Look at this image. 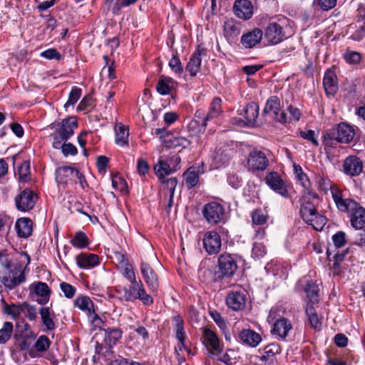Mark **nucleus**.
Listing matches in <instances>:
<instances>
[{"instance_id":"obj_1","label":"nucleus","mask_w":365,"mask_h":365,"mask_svg":"<svg viewBox=\"0 0 365 365\" xmlns=\"http://www.w3.org/2000/svg\"><path fill=\"white\" fill-rule=\"evenodd\" d=\"M319 195L314 191L304 192L300 204L299 215L303 221L316 230H322L327 223V218L321 215L313 200H318Z\"/></svg>"},{"instance_id":"obj_2","label":"nucleus","mask_w":365,"mask_h":365,"mask_svg":"<svg viewBox=\"0 0 365 365\" xmlns=\"http://www.w3.org/2000/svg\"><path fill=\"white\" fill-rule=\"evenodd\" d=\"M238 257L237 255L222 253L218 257L217 270L213 274L215 282L230 279L234 276L238 269Z\"/></svg>"},{"instance_id":"obj_3","label":"nucleus","mask_w":365,"mask_h":365,"mask_svg":"<svg viewBox=\"0 0 365 365\" xmlns=\"http://www.w3.org/2000/svg\"><path fill=\"white\" fill-rule=\"evenodd\" d=\"M269 165L267 154L258 149L251 150L247 157L246 167L249 172L256 173L264 171Z\"/></svg>"},{"instance_id":"obj_4","label":"nucleus","mask_w":365,"mask_h":365,"mask_svg":"<svg viewBox=\"0 0 365 365\" xmlns=\"http://www.w3.org/2000/svg\"><path fill=\"white\" fill-rule=\"evenodd\" d=\"M332 199L339 211L349 215L353 212L359 204L356 200L346 197L344 190L339 187L332 189Z\"/></svg>"},{"instance_id":"obj_5","label":"nucleus","mask_w":365,"mask_h":365,"mask_svg":"<svg viewBox=\"0 0 365 365\" xmlns=\"http://www.w3.org/2000/svg\"><path fill=\"white\" fill-rule=\"evenodd\" d=\"M225 208L219 202H211L204 205L202 215L207 222L211 225H217L222 222L225 217Z\"/></svg>"},{"instance_id":"obj_6","label":"nucleus","mask_w":365,"mask_h":365,"mask_svg":"<svg viewBox=\"0 0 365 365\" xmlns=\"http://www.w3.org/2000/svg\"><path fill=\"white\" fill-rule=\"evenodd\" d=\"M37 200L36 193L29 188H26L16 196L15 204L19 210L29 212L34 207Z\"/></svg>"},{"instance_id":"obj_7","label":"nucleus","mask_w":365,"mask_h":365,"mask_svg":"<svg viewBox=\"0 0 365 365\" xmlns=\"http://www.w3.org/2000/svg\"><path fill=\"white\" fill-rule=\"evenodd\" d=\"M266 184L275 192L285 198L289 197V185L277 172H270L264 178Z\"/></svg>"},{"instance_id":"obj_8","label":"nucleus","mask_w":365,"mask_h":365,"mask_svg":"<svg viewBox=\"0 0 365 365\" xmlns=\"http://www.w3.org/2000/svg\"><path fill=\"white\" fill-rule=\"evenodd\" d=\"M264 37L271 44L276 45L286 38L283 26L276 21H270L264 29Z\"/></svg>"},{"instance_id":"obj_9","label":"nucleus","mask_w":365,"mask_h":365,"mask_svg":"<svg viewBox=\"0 0 365 365\" xmlns=\"http://www.w3.org/2000/svg\"><path fill=\"white\" fill-rule=\"evenodd\" d=\"M26 280L24 270L22 265L15 266L9 272V276H4L1 279V282L6 288L12 289Z\"/></svg>"},{"instance_id":"obj_10","label":"nucleus","mask_w":365,"mask_h":365,"mask_svg":"<svg viewBox=\"0 0 365 365\" xmlns=\"http://www.w3.org/2000/svg\"><path fill=\"white\" fill-rule=\"evenodd\" d=\"M363 168L364 163L362 160L356 155H349L344 160L343 171L348 176H359L363 172Z\"/></svg>"},{"instance_id":"obj_11","label":"nucleus","mask_w":365,"mask_h":365,"mask_svg":"<svg viewBox=\"0 0 365 365\" xmlns=\"http://www.w3.org/2000/svg\"><path fill=\"white\" fill-rule=\"evenodd\" d=\"M202 242L203 247L209 255H216L220 252L222 242L220 236L216 231L206 232Z\"/></svg>"},{"instance_id":"obj_12","label":"nucleus","mask_w":365,"mask_h":365,"mask_svg":"<svg viewBox=\"0 0 365 365\" xmlns=\"http://www.w3.org/2000/svg\"><path fill=\"white\" fill-rule=\"evenodd\" d=\"M202 342L207 349L212 354H219L221 352V343L213 330L205 328L202 332Z\"/></svg>"},{"instance_id":"obj_13","label":"nucleus","mask_w":365,"mask_h":365,"mask_svg":"<svg viewBox=\"0 0 365 365\" xmlns=\"http://www.w3.org/2000/svg\"><path fill=\"white\" fill-rule=\"evenodd\" d=\"M331 130L336 135L340 143H349L355 136V129L346 123H339Z\"/></svg>"},{"instance_id":"obj_14","label":"nucleus","mask_w":365,"mask_h":365,"mask_svg":"<svg viewBox=\"0 0 365 365\" xmlns=\"http://www.w3.org/2000/svg\"><path fill=\"white\" fill-rule=\"evenodd\" d=\"M207 50L198 46L195 51L191 56L185 70L191 76H195L200 70L202 56H206Z\"/></svg>"},{"instance_id":"obj_15","label":"nucleus","mask_w":365,"mask_h":365,"mask_svg":"<svg viewBox=\"0 0 365 365\" xmlns=\"http://www.w3.org/2000/svg\"><path fill=\"white\" fill-rule=\"evenodd\" d=\"M140 272L150 290L153 292H156L159 288V280L158 275L150 265L148 263L142 262Z\"/></svg>"},{"instance_id":"obj_16","label":"nucleus","mask_w":365,"mask_h":365,"mask_svg":"<svg viewBox=\"0 0 365 365\" xmlns=\"http://www.w3.org/2000/svg\"><path fill=\"white\" fill-rule=\"evenodd\" d=\"M246 302V295L240 291H231L226 297V304L233 311L242 310L245 307Z\"/></svg>"},{"instance_id":"obj_17","label":"nucleus","mask_w":365,"mask_h":365,"mask_svg":"<svg viewBox=\"0 0 365 365\" xmlns=\"http://www.w3.org/2000/svg\"><path fill=\"white\" fill-rule=\"evenodd\" d=\"M236 16L242 20H248L253 15V6L249 0H236L233 6Z\"/></svg>"},{"instance_id":"obj_18","label":"nucleus","mask_w":365,"mask_h":365,"mask_svg":"<svg viewBox=\"0 0 365 365\" xmlns=\"http://www.w3.org/2000/svg\"><path fill=\"white\" fill-rule=\"evenodd\" d=\"M306 294L305 302L307 305H314L319 302V289L318 285L313 280H307L304 287Z\"/></svg>"},{"instance_id":"obj_19","label":"nucleus","mask_w":365,"mask_h":365,"mask_svg":"<svg viewBox=\"0 0 365 365\" xmlns=\"http://www.w3.org/2000/svg\"><path fill=\"white\" fill-rule=\"evenodd\" d=\"M263 32L259 29H255L242 36L240 42L245 48H252L262 41Z\"/></svg>"},{"instance_id":"obj_20","label":"nucleus","mask_w":365,"mask_h":365,"mask_svg":"<svg viewBox=\"0 0 365 365\" xmlns=\"http://www.w3.org/2000/svg\"><path fill=\"white\" fill-rule=\"evenodd\" d=\"M78 266L84 269H88L97 266L99 262V257L96 254L82 252L76 257Z\"/></svg>"},{"instance_id":"obj_21","label":"nucleus","mask_w":365,"mask_h":365,"mask_svg":"<svg viewBox=\"0 0 365 365\" xmlns=\"http://www.w3.org/2000/svg\"><path fill=\"white\" fill-rule=\"evenodd\" d=\"M323 86L327 96H334L337 92V77L334 71L329 69L325 72Z\"/></svg>"},{"instance_id":"obj_22","label":"nucleus","mask_w":365,"mask_h":365,"mask_svg":"<svg viewBox=\"0 0 365 365\" xmlns=\"http://www.w3.org/2000/svg\"><path fill=\"white\" fill-rule=\"evenodd\" d=\"M240 341L251 347H256L262 341L261 336L250 329H244L239 333Z\"/></svg>"},{"instance_id":"obj_23","label":"nucleus","mask_w":365,"mask_h":365,"mask_svg":"<svg viewBox=\"0 0 365 365\" xmlns=\"http://www.w3.org/2000/svg\"><path fill=\"white\" fill-rule=\"evenodd\" d=\"M292 328L291 322L288 319L282 317L274 322L272 333L284 340Z\"/></svg>"},{"instance_id":"obj_24","label":"nucleus","mask_w":365,"mask_h":365,"mask_svg":"<svg viewBox=\"0 0 365 365\" xmlns=\"http://www.w3.org/2000/svg\"><path fill=\"white\" fill-rule=\"evenodd\" d=\"M15 228L19 237L27 238L33 232V222L30 218L21 217L16 220Z\"/></svg>"},{"instance_id":"obj_25","label":"nucleus","mask_w":365,"mask_h":365,"mask_svg":"<svg viewBox=\"0 0 365 365\" xmlns=\"http://www.w3.org/2000/svg\"><path fill=\"white\" fill-rule=\"evenodd\" d=\"M76 168L71 166L59 167L56 170V180L59 185H66L71 182Z\"/></svg>"},{"instance_id":"obj_26","label":"nucleus","mask_w":365,"mask_h":365,"mask_svg":"<svg viewBox=\"0 0 365 365\" xmlns=\"http://www.w3.org/2000/svg\"><path fill=\"white\" fill-rule=\"evenodd\" d=\"M175 84L176 82L172 78L162 75L158 78L156 90L162 96L169 95L175 88Z\"/></svg>"},{"instance_id":"obj_27","label":"nucleus","mask_w":365,"mask_h":365,"mask_svg":"<svg viewBox=\"0 0 365 365\" xmlns=\"http://www.w3.org/2000/svg\"><path fill=\"white\" fill-rule=\"evenodd\" d=\"M350 222L353 227L361 230L365 225V209L359 204L356 209L349 214Z\"/></svg>"},{"instance_id":"obj_28","label":"nucleus","mask_w":365,"mask_h":365,"mask_svg":"<svg viewBox=\"0 0 365 365\" xmlns=\"http://www.w3.org/2000/svg\"><path fill=\"white\" fill-rule=\"evenodd\" d=\"M32 287L35 294L38 296L41 297V299L38 300V302L40 304H45L49 300V297L51 294V289L48 286V284L45 282H37L32 284Z\"/></svg>"},{"instance_id":"obj_29","label":"nucleus","mask_w":365,"mask_h":365,"mask_svg":"<svg viewBox=\"0 0 365 365\" xmlns=\"http://www.w3.org/2000/svg\"><path fill=\"white\" fill-rule=\"evenodd\" d=\"M39 314L41 316L43 325L45 327V331H53L56 329V324L54 322V313L52 312L49 307H42Z\"/></svg>"},{"instance_id":"obj_30","label":"nucleus","mask_w":365,"mask_h":365,"mask_svg":"<svg viewBox=\"0 0 365 365\" xmlns=\"http://www.w3.org/2000/svg\"><path fill=\"white\" fill-rule=\"evenodd\" d=\"M305 313L310 327L314 330L319 331L322 328V318L318 315L314 305H306Z\"/></svg>"},{"instance_id":"obj_31","label":"nucleus","mask_w":365,"mask_h":365,"mask_svg":"<svg viewBox=\"0 0 365 365\" xmlns=\"http://www.w3.org/2000/svg\"><path fill=\"white\" fill-rule=\"evenodd\" d=\"M322 143L327 153H331L333 150L338 148V144L340 143L336 135L330 129L323 135Z\"/></svg>"},{"instance_id":"obj_32","label":"nucleus","mask_w":365,"mask_h":365,"mask_svg":"<svg viewBox=\"0 0 365 365\" xmlns=\"http://www.w3.org/2000/svg\"><path fill=\"white\" fill-rule=\"evenodd\" d=\"M245 123L253 125L256 123L259 115V106L255 102L248 103L243 110Z\"/></svg>"},{"instance_id":"obj_33","label":"nucleus","mask_w":365,"mask_h":365,"mask_svg":"<svg viewBox=\"0 0 365 365\" xmlns=\"http://www.w3.org/2000/svg\"><path fill=\"white\" fill-rule=\"evenodd\" d=\"M186 187L191 189L197 185L200 179V170L197 167L189 168L183 174Z\"/></svg>"},{"instance_id":"obj_34","label":"nucleus","mask_w":365,"mask_h":365,"mask_svg":"<svg viewBox=\"0 0 365 365\" xmlns=\"http://www.w3.org/2000/svg\"><path fill=\"white\" fill-rule=\"evenodd\" d=\"M78 127V121L76 117L71 116L63 119L60 128L58 129L61 133L71 138L74 134V130Z\"/></svg>"},{"instance_id":"obj_35","label":"nucleus","mask_w":365,"mask_h":365,"mask_svg":"<svg viewBox=\"0 0 365 365\" xmlns=\"http://www.w3.org/2000/svg\"><path fill=\"white\" fill-rule=\"evenodd\" d=\"M115 143L120 146H125L128 145V136L129 132L128 128L122 123L115 125Z\"/></svg>"},{"instance_id":"obj_36","label":"nucleus","mask_w":365,"mask_h":365,"mask_svg":"<svg viewBox=\"0 0 365 365\" xmlns=\"http://www.w3.org/2000/svg\"><path fill=\"white\" fill-rule=\"evenodd\" d=\"M74 305L88 314L95 310L92 300L89 297L85 295L78 296L74 301Z\"/></svg>"},{"instance_id":"obj_37","label":"nucleus","mask_w":365,"mask_h":365,"mask_svg":"<svg viewBox=\"0 0 365 365\" xmlns=\"http://www.w3.org/2000/svg\"><path fill=\"white\" fill-rule=\"evenodd\" d=\"M173 323L176 332V338L179 340L182 345H184L185 340V332L184 330V321L179 314L173 317Z\"/></svg>"},{"instance_id":"obj_38","label":"nucleus","mask_w":365,"mask_h":365,"mask_svg":"<svg viewBox=\"0 0 365 365\" xmlns=\"http://www.w3.org/2000/svg\"><path fill=\"white\" fill-rule=\"evenodd\" d=\"M294 174L297 180L300 182L302 186L304 188V192L308 191H313L311 189V182L307 174L304 173L302 168L299 165H294Z\"/></svg>"},{"instance_id":"obj_39","label":"nucleus","mask_w":365,"mask_h":365,"mask_svg":"<svg viewBox=\"0 0 365 365\" xmlns=\"http://www.w3.org/2000/svg\"><path fill=\"white\" fill-rule=\"evenodd\" d=\"M122 337V331L119 329H105V341L110 346H114Z\"/></svg>"},{"instance_id":"obj_40","label":"nucleus","mask_w":365,"mask_h":365,"mask_svg":"<svg viewBox=\"0 0 365 365\" xmlns=\"http://www.w3.org/2000/svg\"><path fill=\"white\" fill-rule=\"evenodd\" d=\"M221 104L222 100L220 98H214L210 103L207 118H210V120L218 118L222 113Z\"/></svg>"},{"instance_id":"obj_41","label":"nucleus","mask_w":365,"mask_h":365,"mask_svg":"<svg viewBox=\"0 0 365 365\" xmlns=\"http://www.w3.org/2000/svg\"><path fill=\"white\" fill-rule=\"evenodd\" d=\"M70 243L76 248L83 249L89 245V240L86 233L78 231L70 240Z\"/></svg>"},{"instance_id":"obj_42","label":"nucleus","mask_w":365,"mask_h":365,"mask_svg":"<svg viewBox=\"0 0 365 365\" xmlns=\"http://www.w3.org/2000/svg\"><path fill=\"white\" fill-rule=\"evenodd\" d=\"M18 179L22 182H28L31 180L30 162L24 161L18 168Z\"/></svg>"},{"instance_id":"obj_43","label":"nucleus","mask_w":365,"mask_h":365,"mask_svg":"<svg viewBox=\"0 0 365 365\" xmlns=\"http://www.w3.org/2000/svg\"><path fill=\"white\" fill-rule=\"evenodd\" d=\"M279 98L276 96H272L267 99L265 107L263 110V113L272 112L274 113V115H277V113L279 111Z\"/></svg>"},{"instance_id":"obj_44","label":"nucleus","mask_w":365,"mask_h":365,"mask_svg":"<svg viewBox=\"0 0 365 365\" xmlns=\"http://www.w3.org/2000/svg\"><path fill=\"white\" fill-rule=\"evenodd\" d=\"M317 185L318 186V189L321 191L327 192L328 190H330L331 194L332 195V189L334 187H339L336 185L332 184L331 180L325 177L324 175H319L317 177Z\"/></svg>"},{"instance_id":"obj_45","label":"nucleus","mask_w":365,"mask_h":365,"mask_svg":"<svg viewBox=\"0 0 365 365\" xmlns=\"http://www.w3.org/2000/svg\"><path fill=\"white\" fill-rule=\"evenodd\" d=\"M162 184L164 185V188H166L168 190H169L170 192V199H169V203L168 205L170 207L172 206L173 202V196L175 187L178 184V180L176 178H165L163 179H159Z\"/></svg>"},{"instance_id":"obj_46","label":"nucleus","mask_w":365,"mask_h":365,"mask_svg":"<svg viewBox=\"0 0 365 365\" xmlns=\"http://www.w3.org/2000/svg\"><path fill=\"white\" fill-rule=\"evenodd\" d=\"M155 173L158 179H163L166 175L172 173L170 165L165 160H159L158 163L154 167Z\"/></svg>"},{"instance_id":"obj_47","label":"nucleus","mask_w":365,"mask_h":365,"mask_svg":"<svg viewBox=\"0 0 365 365\" xmlns=\"http://www.w3.org/2000/svg\"><path fill=\"white\" fill-rule=\"evenodd\" d=\"M224 32L226 37H235L240 34V25L230 19L225 22Z\"/></svg>"},{"instance_id":"obj_48","label":"nucleus","mask_w":365,"mask_h":365,"mask_svg":"<svg viewBox=\"0 0 365 365\" xmlns=\"http://www.w3.org/2000/svg\"><path fill=\"white\" fill-rule=\"evenodd\" d=\"M16 339L18 341V346L21 351H29L34 341V336L31 334H26L22 336L17 337Z\"/></svg>"},{"instance_id":"obj_49","label":"nucleus","mask_w":365,"mask_h":365,"mask_svg":"<svg viewBox=\"0 0 365 365\" xmlns=\"http://www.w3.org/2000/svg\"><path fill=\"white\" fill-rule=\"evenodd\" d=\"M128 289H125L124 298L126 301L133 302L136 300L138 290L142 284L141 281L132 282Z\"/></svg>"},{"instance_id":"obj_50","label":"nucleus","mask_w":365,"mask_h":365,"mask_svg":"<svg viewBox=\"0 0 365 365\" xmlns=\"http://www.w3.org/2000/svg\"><path fill=\"white\" fill-rule=\"evenodd\" d=\"M343 58L346 63L358 65L361 61V55L359 52L346 50L343 54Z\"/></svg>"},{"instance_id":"obj_51","label":"nucleus","mask_w":365,"mask_h":365,"mask_svg":"<svg viewBox=\"0 0 365 365\" xmlns=\"http://www.w3.org/2000/svg\"><path fill=\"white\" fill-rule=\"evenodd\" d=\"M51 137L53 138L52 146L55 149H60V148L66 143V141L70 138L67 135L61 133L58 130H56L53 133L51 134Z\"/></svg>"},{"instance_id":"obj_52","label":"nucleus","mask_w":365,"mask_h":365,"mask_svg":"<svg viewBox=\"0 0 365 365\" xmlns=\"http://www.w3.org/2000/svg\"><path fill=\"white\" fill-rule=\"evenodd\" d=\"M13 331V324L11 322H6L4 327L0 329V344H5L11 338Z\"/></svg>"},{"instance_id":"obj_53","label":"nucleus","mask_w":365,"mask_h":365,"mask_svg":"<svg viewBox=\"0 0 365 365\" xmlns=\"http://www.w3.org/2000/svg\"><path fill=\"white\" fill-rule=\"evenodd\" d=\"M267 247L262 242H255L252 250V256L254 258H262L267 254Z\"/></svg>"},{"instance_id":"obj_54","label":"nucleus","mask_w":365,"mask_h":365,"mask_svg":"<svg viewBox=\"0 0 365 365\" xmlns=\"http://www.w3.org/2000/svg\"><path fill=\"white\" fill-rule=\"evenodd\" d=\"M169 66L177 74L182 73L183 66L177 52L173 53V57L169 61Z\"/></svg>"},{"instance_id":"obj_55","label":"nucleus","mask_w":365,"mask_h":365,"mask_svg":"<svg viewBox=\"0 0 365 365\" xmlns=\"http://www.w3.org/2000/svg\"><path fill=\"white\" fill-rule=\"evenodd\" d=\"M82 90L80 88L74 86L71 88L67 102L65 103V107L67 108L70 106H73L81 98Z\"/></svg>"},{"instance_id":"obj_56","label":"nucleus","mask_w":365,"mask_h":365,"mask_svg":"<svg viewBox=\"0 0 365 365\" xmlns=\"http://www.w3.org/2000/svg\"><path fill=\"white\" fill-rule=\"evenodd\" d=\"M50 346L51 341L46 335L40 336L34 344L35 349L39 352L46 351L50 347Z\"/></svg>"},{"instance_id":"obj_57","label":"nucleus","mask_w":365,"mask_h":365,"mask_svg":"<svg viewBox=\"0 0 365 365\" xmlns=\"http://www.w3.org/2000/svg\"><path fill=\"white\" fill-rule=\"evenodd\" d=\"M268 216L260 210H255L252 212V223L257 225H262L267 222Z\"/></svg>"},{"instance_id":"obj_58","label":"nucleus","mask_w":365,"mask_h":365,"mask_svg":"<svg viewBox=\"0 0 365 365\" xmlns=\"http://www.w3.org/2000/svg\"><path fill=\"white\" fill-rule=\"evenodd\" d=\"M94 99L91 95H86L81 100L77 107V110L87 111L94 107Z\"/></svg>"},{"instance_id":"obj_59","label":"nucleus","mask_w":365,"mask_h":365,"mask_svg":"<svg viewBox=\"0 0 365 365\" xmlns=\"http://www.w3.org/2000/svg\"><path fill=\"white\" fill-rule=\"evenodd\" d=\"M264 354L263 357L269 358L275 356L281 352V346L279 344L277 343H271L264 348Z\"/></svg>"},{"instance_id":"obj_60","label":"nucleus","mask_w":365,"mask_h":365,"mask_svg":"<svg viewBox=\"0 0 365 365\" xmlns=\"http://www.w3.org/2000/svg\"><path fill=\"white\" fill-rule=\"evenodd\" d=\"M136 299H140L145 305H150L153 303V297L146 293L143 284L138 290Z\"/></svg>"},{"instance_id":"obj_61","label":"nucleus","mask_w":365,"mask_h":365,"mask_svg":"<svg viewBox=\"0 0 365 365\" xmlns=\"http://www.w3.org/2000/svg\"><path fill=\"white\" fill-rule=\"evenodd\" d=\"M207 113L203 110H197L195 113V121L200 125L204 129L207 127V123L210 121V118H207Z\"/></svg>"},{"instance_id":"obj_62","label":"nucleus","mask_w":365,"mask_h":365,"mask_svg":"<svg viewBox=\"0 0 365 365\" xmlns=\"http://www.w3.org/2000/svg\"><path fill=\"white\" fill-rule=\"evenodd\" d=\"M22 313H24L30 321H34L36 319L35 307L26 302L22 304Z\"/></svg>"},{"instance_id":"obj_63","label":"nucleus","mask_w":365,"mask_h":365,"mask_svg":"<svg viewBox=\"0 0 365 365\" xmlns=\"http://www.w3.org/2000/svg\"><path fill=\"white\" fill-rule=\"evenodd\" d=\"M332 241L336 248L344 247L346 243V234L342 231H339L332 236Z\"/></svg>"},{"instance_id":"obj_64","label":"nucleus","mask_w":365,"mask_h":365,"mask_svg":"<svg viewBox=\"0 0 365 365\" xmlns=\"http://www.w3.org/2000/svg\"><path fill=\"white\" fill-rule=\"evenodd\" d=\"M5 312L6 314L11 315L14 319H17L22 313V304H6L5 307Z\"/></svg>"}]
</instances>
